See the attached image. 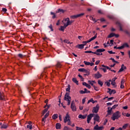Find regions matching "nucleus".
Returning a JSON list of instances; mask_svg holds the SVG:
<instances>
[{
	"label": "nucleus",
	"mask_w": 130,
	"mask_h": 130,
	"mask_svg": "<svg viewBox=\"0 0 130 130\" xmlns=\"http://www.w3.org/2000/svg\"><path fill=\"white\" fill-rule=\"evenodd\" d=\"M62 22L63 24H64V26H61L60 28H59V30L60 31H62V32L64 31V29H66L68 26L72 25V23H73V21H70V18H64Z\"/></svg>",
	"instance_id": "1"
},
{
	"label": "nucleus",
	"mask_w": 130,
	"mask_h": 130,
	"mask_svg": "<svg viewBox=\"0 0 130 130\" xmlns=\"http://www.w3.org/2000/svg\"><path fill=\"white\" fill-rule=\"evenodd\" d=\"M120 116H121V114L120 113V112L118 111L113 114L111 117V119L114 121L115 119H118Z\"/></svg>",
	"instance_id": "2"
},
{
	"label": "nucleus",
	"mask_w": 130,
	"mask_h": 130,
	"mask_svg": "<svg viewBox=\"0 0 130 130\" xmlns=\"http://www.w3.org/2000/svg\"><path fill=\"white\" fill-rule=\"evenodd\" d=\"M64 100L68 102V105H71V101H72V98L70 96V92H66L64 95Z\"/></svg>",
	"instance_id": "3"
},
{
	"label": "nucleus",
	"mask_w": 130,
	"mask_h": 130,
	"mask_svg": "<svg viewBox=\"0 0 130 130\" xmlns=\"http://www.w3.org/2000/svg\"><path fill=\"white\" fill-rule=\"evenodd\" d=\"M104 51H105V49H98L95 52H92V53L96 54V55H102V53L101 52H103Z\"/></svg>",
	"instance_id": "4"
},
{
	"label": "nucleus",
	"mask_w": 130,
	"mask_h": 130,
	"mask_svg": "<svg viewBox=\"0 0 130 130\" xmlns=\"http://www.w3.org/2000/svg\"><path fill=\"white\" fill-rule=\"evenodd\" d=\"M71 108L73 112L77 111V107L76 106V105L75 104V102L74 101H72L71 103Z\"/></svg>",
	"instance_id": "5"
},
{
	"label": "nucleus",
	"mask_w": 130,
	"mask_h": 130,
	"mask_svg": "<svg viewBox=\"0 0 130 130\" xmlns=\"http://www.w3.org/2000/svg\"><path fill=\"white\" fill-rule=\"evenodd\" d=\"M97 38V34H96L93 37L91 38L89 40H87V41H84L83 42V43H84V45H86L87 43H89V42H91V41H93V40H95Z\"/></svg>",
	"instance_id": "6"
},
{
	"label": "nucleus",
	"mask_w": 130,
	"mask_h": 130,
	"mask_svg": "<svg viewBox=\"0 0 130 130\" xmlns=\"http://www.w3.org/2000/svg\"><path fill=\"white\" fill-rule=\"evenodd\" d=\"M63 120H64V123H67L68 121H69V120H71V117L70 116L69 113H67L66 114L65 117L63 118Z\"/></svg>",
	"instance_id": "7"
},
{
	"label": "nucleus",
	"mask_w": 130,
	"mask_h": 130,
	"mask_svg": "<svg viewBox=\"0 0 130 130\" xmlns=\"http://www.w3.org/2000/svg\"><path fill=\"white\" fill-rule=\"evenodd\" d=\"M102 67L103 68H100V70H102V71H103V72L104 73H106V72H107V71L106 70V69H107V70H111V68H110L108 66H106L104 64H102Z\"/></svg>",
	"instance_id": "8"
},
{
	"label": "nucleus",
	"mask_w": 130,
	"mask_h": 130,
	"mask_svg": "<svg viewBox=\"0 0 130 130\" xmlns=\"http://www.w3.org/2000/svg\"><path fill=\"white\" fill-rule=\"evenodd\" d=\"M94 117V114H90L87 115V123H90V121H91V119Z\"/></svg>",
	"instance_id": "9"
},
{
	"label": "nucleus",
	"mask_w": 130,
	"mask_h": 130,
	"mask_svg": "<svg viewBox=\"0 0 130 130\" xmlns=\"http://www.w3.org/2000/svg\"><path fill=\"white\" fill-rule=\"evenodd\" d=\"M85 15V13H81L76 15H73L71 16L72 19H77V18H80L83 17Z\"/></svg>",
	"instance_id": "10"
},
{
	"label": "nucleus",
	"mask_w": 130,
	"mask_h": 130,
	"mask_svg": "<svg viewBox=\"0 0 130 130\" xmlns=\"http://www.w3.org/2000/svg\"><path fill=\"white\" fill-rule=\"evenodd\" d=\"M93 129L94 130H103L104 129V126H99L98 124H96L93 128Z\"/></svg>",
	"instance_id": "11"
},
{
	"label": "nucleus",
	"mask_w": 130,
	"mask_h": 130,
	"mask_svg": "<svg viewBox=\"0 0 130 130\" xmlns=\"http://www.w3.org/2000/svg\"><path fill=\"white\" fill-rule=\"evenodd\" d=\"M94 77L95 79H100V78H102V75L100 74V72H98L94 75Z\"/></svg>",
	"instance_id": "12"
},
{
	"label": "nucleus",
	"mask_w": 130,
	"mask_h": 130,
	"mask_svg": "<svg viewBox=\"0 0 130 130\" xmlns=\"http://www.w3.org/2000/svg\"><path fill=\"white\" fill-rule=\"evenodd\" d=\"M99 110V106L97 105L96 107H93L92 112L93 113H97Z\"/></svg>",
	"instance_id": "13"
},
{
	"label": "nucleus",
	"mask_w": 130,
	"mask_h": 130,
	"mask_svg": "<svg viewBox=\"0 0 130 130\" xmlns=\"http://www.w3.org/2000/svg\"><path fill=\"white\" fill-rule=\"evenodd\" d=\"M124 70H126V67L124 66V64H122L121 66L120 69L119 70V73H121V72H123Z\"/></svg>",
	"instance_id": "14"
},
{
	"label": "nucleus",
	"mask_w": 130,
	"mask_h": 130,
	"mask_svg": "<svg viewBox=\"0 0 130 130\" xmlns=\"http://www.w3.org/2000/svg\"><path fill=\"white\" fill-rule=\"evenodd\" d=\"M125 82V80L123 79H121V85H120V88L123 89L124 88V83Z\"/></svg>",
	"instance_id": "15"
},
{
	"label": "nucleus",
	"mask_w": 130,
	"mask_h": 130,
	"mask_svg": "<svg viewBox=\"0 0 130 130\" xmlns=\"http://www.w3.org/2000/svg\"><path fill=\"white\" fill-rule=\"evenodd\" d=\"M79 72H82L83 73H86L87 74L86 75H89V72H88L86 69L84 68L79 69L78 70Z\"/></svg>",
	"instance_id": "16"
},
{
	"label": "nucleus",
	"mask_w": 130,
	"mask_h": 130,
	"mask_svg": "<svg viewBox=\"0 0 130 130\" xmlns=\"http://www.w3.org/2000/svg\"><path fill=\"white\" fill-rule=\"evenodd\" d=\"M108 90H109L108 93H109L110 95H111V94H115L116 93V91L115 90H111L110 88H108Z\"/></svg>",
	"instance_id": "17"
},
{
	"label": "nucleus",
	"mask_w": 130,
	"mask_h": 130,
	"mask_svg": "<svg viewBox=\"0 0 130 130\" xmlns=\"http://www.w3.org/2000/svg\"><path fill=\"white\" fill-rule=\"evenodd\" d=\"M100 117L98 115H96L95 117H94V121H97L98 122H100Z\"/></svg>",
	"instance_id": "18"
},
{
	"label": "nucleus",
	"mask_w": 130,
	"mask_h": 130,
	"mask_svg": "<svg viewBox=\"0 0 130 130\" xmlns=\"http://www.w3.org/2000/svg\"><path fill=\"white\" fill-rule=\"evenodd\" d=\"M84 46H85V45L84 44H80V45H78L76 46V48H79L80 49H83L84 48Z\"/></svg>",
	"instance_id": "19"
},
{
	"label": "nucleus",
	"mask_w": 130,
	"mask_h": 130,
	"mask_svg": "<svg viewBox=\"0 0 130 130\" xmlns=\"http://www.w3.org/2000/svg\"><path fill=\"white\" fill-rule=\"evenodd\" d=\"M88 84H90V85H91L92 86V87H93V86H94V84H96V81L88 80Z\"/></svg>",
	"instance_id": "20"
},
{
	"label": "nucleus",
	"mask_w": 130,
	"mask_h": 130,
	"mask_svg": "<svg viewBox=\"0 0 130 130\" xmlns=\"http://www.w3.org/2000/svg\"><path fill=\"white\" fill-rule=\"evenodd\" d=\"M83 86H85V87H87L88 89H91V85H89V84H87L86 82H83Z\"/></svg>",
	"instance_id": "21"
},
{
	"label": "nucleus",
	"mask_w": 130,
	"mask_h": 130,
	"mask_svg": "<svg viewBox=\"0 0 130 130\" xmlns=\"http://www.w3.org/2000/svg\"><path fill=\"white\" fill-rule=\"evenodd\" d=\"M87 117V115H79L78 116V118H81V119H85Z\"/></svg>",
	"instance_id": "22"
},
{
	"label": "nucleus",
	"mask_w": 130,
	"mask_h": 130,
	"mask_svg": "<svg viewBox=\"0 0 130 130\" xmlns=\"http://www.w3.org/2000/svg\"><path fill=\"white\" fill-rule=\"evenodd\" d=\"M117 25L119 27L120 31H123V29H122V25L120 23L117 22Z\"/></svg>",
	"instance_id": "23"
},
{
	"label": "nucleus",
	"mask_w": 130,
	"mask_h": 130,
	"mask_svg": "<svg viewBox=\"0 0 130 130\" xmlns=\"http://www.w3.org/2000/svg\"><path fill=\"white\" fill-rule=\"evenodd\" d=\"M72 81H73V82H74V83L76 84V85H79V81H78V80H77V78H73L72 79Z\"/></svg>",
	"instance_id": "24"
},
{
	"label": "nucleus",
	"mask_w": 130,
	"mask_h": 130,
	"mask_svg": "<svg viewBox=\"0 0 130 130\" xmlns=\"http://www.w3.org/2000/svg\"><path fill=\"white\" fill-rule=\"evenodd\" d=\"M61 126V124L59 123H57L56 124V129H59Z\"/></svg>",
	"instance_id": "25"
},
{
	"label": "nucleus",
	"mask_w": 130,
	"mask_h": 130,
	"mask_svg": "<svg viewBox=\"0 0 130 130\" xmlns=\"http://www.w3.org/2000/svg\"><path fill=\"white\" fill-rule=\"evenodd\" d=\"M58 117V115L57 114H55L52 115V118L53 119H56Z\"/></svg>",
	"instance_id": "26"
},
{
	"label": "nucleus",
	"mask_w": 130,
	"mask_h": 130,
	"mask_svg": "<svg viewBox=\"0 0 130 130\" xmlns=\"http://www.w3.org/2000/svg\"><path fill=\"white\" fill-rule=\"evenodd\" d=\"M47 111H48V109L47 108L45 109L42 113V115H44V114H45V113H46Z\"/></svg>",
	"instance_id": "27"
},
{
	"label": "nucleus",
	"mask_w": 130,
	"mask_h": 130,
	"mask_svg": "<svg viewBox=\"0 0 130 130\" xmlns=\"http://www.w3.org/2000/svg\"><path fill=\"white\" fill-rule=\"evenodd\" d=\"M1 128H2V129H3V128H5V129L8 128V125L5 124H3L1 126Z\"/></svg>",
	"instance_id": "28"
},
{
	"label": "nucleus",
	"mask_w": 130,
	"mask_h": 130,
	"mask_svg": "<svg viewBox=\"0 0 130 130\" xmlns=\"http://www.w3.org/2000/svg\"><path fill=\"white\" fill-rule=\"evenodd\" d=\"M56 14H57V13H64V10H62V9H59L56 12Z\"/></svg>",
	"instance_id": "29"
},
{
	"label": "nucleus",
	"mask_w": 130,
	"mask_h": 130,
	"mask_svg": "<svg viewBox=\"0 0 130 130\" xmlns=\"http://www.w3.org/2000/svg\"><path fill=\"white\" fill-rule=\"evenodd\" d=\"M56 68H61V63H60V62H57V64H56Z\"/></svg>",
	"instance_id": "30"
},
{
	"label": "nucleus",
	"mask_w": 130,
	"mask_h": 130,
	"mask_svg": "<svg viewBox=\"0 0 130 130\" xmlns=\"http://www.w3.org/2000/svg\"><path fill=\"white\" fill-rule=\"evenodd\" d=\"M98 83L99 85L101 86V87H102L103 86V82L101 81V80H99L98 81Z\"/></svg>",
	"instance_id": "31"
},
{
	"label": "nucleus",
	"mask_w": 130,
	"mask_h": 130,
	"mask_svg": "<svg viewBox=\"0 0 130 130\" xmlns=\"http://www.w3.org/2000/svg\"><path fill=\"white\" fill-rule=\"evenodd\" d=\"M112 108H111V109L108 108V111H107V112H108V115H110V114H111V112H112Z\"/></svg>",
	"instance_id": "32"
},
{
	"label": "nucleus",
	"mask_w": 130,
	"mask_h": 130,
	"mask_svg": "<svg viewBox=\"0 0 130 130\" xmlns=\"http://www.w3.org/2000/svg\"><path fill=\"white\" fill-rule=\"evenodd\" d=\"M90 102H92V103H93V104H94V103H95V102L94 101L93 99H91L90 100H88L87 102V104H89V103H90Z\"/></svg>",
	"instance_id": "33"
},
{
	"label": "nucleus",
	"mask_w": 130,
	"mask_h": 130,
	"mask_svg": "<svg viewBox=\"0 0 130 130\" xmlns=\"http://www.w3.org/2000/svg\"><path fill=\"white\" fill-rule=\"evenodd\" d=\"M51 15H52L53 16H52V19H55V18H56V15H55V13L51 12Z\"/></svg>",
	"instance_id": "34"
},
{
	"label": "nucleus",
	"mask_w": 130,
	"mask_h": 130,
	"mask_svg": "<svg viewBox=\"0 0 130 130\" xmlns=\"http://www.w3.org/2000/svg\"><path fill=\"white\" fill-rule=\"evenodd\" d=\"M0 100H4V94L0 92Z\"/></svg>",
	"instance_id": "35"
},
{
	"label": "nucleus",
	"mask_w": 130,
	"mask_h": 130,
	"mask_svg": "<svg viewBox=\"0 0 130 130\" xmlns=\"http://www.w3.org/2000/svg\"><path fill=\"white\" fill-rule=\"evenodd\" d=\"M115 36V34L111 33L108 36V38H111V37H114Z\"/></svg>",
	"instance_id": "36"
},
{
	"label": "nucleus",
	"mask_w": 130,
	"mask_h": 130,
	"mask_svg": "<svg viewBox=\"0 0 130 130\" xmlns=\"http://www.w3.org/2000/svg\"><path fill=\"white\" fill-rule=\"evenodd\" d=\"M71 90V86L68 85V88L66 89L67 92H68V93H70V91Z\"/></svg>",
	"instance_id": "37"
},
{
	"label": "nucleus",
	"mask_w": 130,
	"mask_h": 130,
	"mask_svg": "<svg viewBox=\"0 0 130 130\" xmlns=\"http://www.w3.org/2000/svg\"><path fill=\"white\" fill-rule=\"evenodd\" d=\"M128 126V124H125L124 125L122 126L123 129H125Z\"/></svg>",
	"instance_id": "38"
},
{
	"label": "nucleus",
	"mask_w": 130,
	"mask_h": 130,
	"mask_svg": "<svg viewBox=\"0 0 130 130\" xmlns=\"http://www.w3.org/2000/svg\"><path fill=\"white\" fill-rule=\"evenodd\" d=\"M107 17L109 18V19H111V20H113L114 19V16L113 15H108Z\"/></svg>",
	"instance_id": "39"
},
{
	"label": "nucleus",
	"mask_w": 130,
	"mask_h": 130,
	"mask_svg": "<svg viewBox=\"0 0 130 130\" xmlns=\"http://www.w3.org/2000/svg\"><path fill=\"white\" fill-rule=\"evenodd\" d=\"M45 121H46V118L45 117H43L42 119V122H44L43 125H44V123H45Z\"/></svg>",
	"instance_id": "40"
},
{
	"label": "nucleus",
	"mask_w": 130,
	"mask_h": 130,
	"mask_svg": "<svg viewBox=\"0 0 130 130\" xmlns=\"http://www.w3.org/2000/svg\"><path fill=\"white\" fill-rule=\"evenodd\" d=\"M49 115V111H48V112L46 113V114L44 115V117H45V118H47V117H48Z\"/></svg>",
	"instance_id": "41"
},
{
	"label": "nucleus",
	"mask_w": 130,
	"mask_h": 130,
	"mask_svg": "<svg viewBox=\"0 0 130 130\" xmlns=\"http://www.w3.org/2000/svg\"><path fill=\"white\" fill-rule=\"evenodd\" d=\"M84 92H85V93H86V94H89L90 93V90H88L87 89V88H84Z\"/></svg>",
	"instance_id": "42"
},
{
	"label": "nucleus",
	"mask_w": 130,
	"mask_h": 130,
	"mask_svg": "<svg viewBox=\"0 0 130 130\" xmlns=\"http://www.w3.org/2000/svg\"><path fill=\"white\" fill-rule=\"evenodd\" d=\"M122 46H123V48H124V47H129L128 44H127V43L123 44Z\"/></svg>",
	"instance_id": "43"
},
{
	"label": "nucleus",
	"mask_w": 130,
	"mask_h": 130,
	"mask_svg": "<svg viewBox=\"0 0 130 130\" xmlns=\"http://www.w3.org/2000/svg\"><path fill=\"white\" fill-rule=\"evenodd\" d=\"M84 63L85 66H90V62L84 61Z\"/></svg>",
	"instance_id": "44"
},
{
	"label": "nucleus",
	"mask_w": 130,
	"mask_h": 130,
	"mask_svg": "<svg viewBox=\"0 0 130 130\" xmlns=\"http://www.w3.org/2000/svg\"><path fill=\"white\" fill-rule=\"evenodd\" d=\"M18 57H20V58H23V57H24V55L22 54H18Z\"/></svg>",
	"instance_id": "45"
},
{
	"label": "nucleus",
	"mask_w": 130,
	"mask_h": 130,
	"mask_svg": "<svg viewBox=\"0 0 130 130\" xmlns=\"http://www.w3.org/2000/svg\"><path fill=\"white\" fill-rule=\"evenodd\" d=\"M46 107H47V109H48V110L49 109V108H50V105H47V104H46V105L44 106V108H46Z\"/></svg>",
	"instance_id": "46"
},
{
	"label": "nucleus",
	"mask_w": 130,
	"mask_h": 130,
	"mask_svg": "<svg viewBox=\"0 0 130 130\" xmlns=\"http://www.w3.org/2000/svg\"><path fill=\"white\" fill-rule=\"evenodd\" d=\"M26 127L27 128H28L29 129H32V125H27Z\"/></svg>",
	"instance_id": "47"
},
{
	"label": "nucleus",
	"mask_w": 130,
	"mask_h": 130,
	"mask_svg": "<svg viewBox=\"0 0 130 130\" xmlns=\"http://www.w3.org/2000/svg\"><path fill=\"white\" fill-rule=\"evenodd\" d=\"M90 20H92L94 23H96L97 22V20L95 18H94L93 17H90Z\"/></svg>",
	"instance_id": "48"
},
{
	"label": "nucleus",
	"mask_w": 130,
	"mask_h": 130,
	"mask_svg": "<svg viewBox=\"0 0 130 130\" xmlns=\"http://www.w3.org/2000/svg\"><path fill=\"white\" fill-rule=\"evenodd\" d=\"M76 130H84V128L80 127L79 126H76Z\"/></svg>",
	"instance_id": "49"
},
{
	"label": "nucleus",
	"mask_w": 130,
	"mask_h": 130,
	"mask_svg": "<svg viewBox=\"0 0 130 130\" xmlns=\"http://www.w3.org/2000/svg\"><path fill=\"white\" fill-rule=\"evenodd\" d=\"M114 41H113V40H110V43L109 44L110 46H112Z\"/></svg>",
	"instance_id": "50"
},
{
	"label": "nucleus",
	"mask_w": 130,
	"mask_h": 130,
	"mask_svg": "<svg viewBox=\"0 0 130 130\" xmlns=\"http://www.w3.org/2000/svg\"><path fill=\"white\" fill-rule=\"evenodd\" d=\"M108 52L110 53V54H115V52H113L112 51H108Z\"/></svg>",
	"instance_id": "51"
},
{
	"label": "nucleus",
	"mask_w": 130,
	"mask_h": 130,
	"mask_svg": "<svg viewBox=\"0 0 130 130\" xmlns=\"http://www.w3.org/2000/svg\"><path fill=\"white\" fill-rule=\"evenodd\" d=\"M117 106H118V104L115 105L112 107V109H115Z\"/></svg>",
	"instance_id": "52"
},
{
	"label": "nucleus",
	"mask_w": 130,
	"mask_h": 130,
	"mask_svg": "<svg viewBox=\"0 0 130 130\" xmlns=\"http://www.w3.org/2000/svg\"><path fill=\"white\" fill-rule=\"evenodd\" d=\"M98 12L99 14H101V15H103L104 14V12H103L102 10H98Z\"/></svg>",
	"instance_id": "53"
},
{
	"label": "nucleus",
	"mask_w": 130,
	"mask_h": 130,
	"mask_svg": "<svg viewBox=\"0 0 130 130\" xmlns=\"http://www.w3.org/2000/svg\"><path fill=\"white\" fill-rule=\"evenodd\" d=\"M63 42H64L65 43H67V44H70V41H69V40H64L63 41Z\"/></svg>",
	"instance_id": "54"
},
{
	"label": "nucleus",
	"mask_w": 130,
	"mask_h": 130,
	"mask_svg": "<svg viewBox=\"0 0 130 130\" xmlns=\"http://www.w3.org/2000/svg\"><path fill=\"white\" fill-rule=\"evenodd\" d=\"M80 6H87V5L86 4V3L83 2L81 3Z\"/></svg>",
	"instance_id": "55"
},
{
	"label": "nucleus",
	"mask_w": 130,
	"mask_h": 130,
	"mask_svg": "<svg viewBox=\"0 0 130 130\" xmlns=\"http://www.w3.org/2000/svg\"><path fill=\"white\" fill-rule=\"evenodd\" d=\"M110 59H111V60H112L113 62H116V63L118 62L116 61L115 60H114V58H111Z\"/></svg>",
	"instance_id": "56"
},
{
	"label": "nucleus",
	"mask_w": 130,
	"mask_h": 130,
	"mask_svg": "<svg viewBox=\"0 0 130 130\" xmlns=\"http://www.w3.org/2000/svg\"><path fill=\"white\" fill-rule=\"evenodd\" d=\"M108 121L107 120V119H105V120H104V123H103V124H104V125H106V123H107V122H108Z\"/></svg>",
	"instance_id": "57"
},
{
	"label": "nucleus",
	"mask_w": 130,
	"mask_h": 130,
	"mask_svg": "<svg viewBox=\"0 0 130 130\" xmlns=\"http://www.w3.org/2000/svg\"><path fill=\"white\" fill-rule=\"evenodd\" d=\"M49 28H50L51 31H53V28H52V24H50V25H49Z\"/></svg>",
	"instance_id": "58"
},
{
	"label": "nucleus",
	"mask_w": 130,
	"mask_h": 130,
	"mask_svg": "<svg viewBox=\"0 0 130 130\" xmlns=\"http://www.w3.org/2000/svg\"><path fill=\"white\" fill-rule=\"evenodd\" d=\"M117 49H123V46L122 45L121 46L118 47Z\"/></svg>",
	"instance_id": "59"
},
{
	"label": "nucleus",
	"mask_w": 130,
	"mask_h": 130,
	"mask_svg": "<svg viewBox=\"0 0 130 130\" xmlns=\"http://www.w3.org/2000/svg\"><path fill=\"white\" fill-rule=\"evenodd\" d=\"M105 84H107V86H108V87H110V82H106Z\"/></svg>",
	"instance_id": "60"
},
{
	"label": "nucleus",
	"mask_w": 130,
	"mask_h": 130,
	"mask_svg": "<svg viewBox=\"0 0 130 130\" xmlns=\"http://www.w3.org/2000/svg\"><path fill=\"white\" fill-rule=\"evenodd\" d=\"M41 77H44V78H46V77H47V76H46V75H44V74L43 73V74H42L41 75Z\"/></svg>",
	"instance_id": "61"
},
{
	"label": "nucleus",
	"mask_w": 130,
	"mask_h": 130,
	"mask_svg": "<svg viewBox=\"0 0 130 130\" xmlns=\"http://www.w3.org/2000/svg\"><path fill=\"white\" fill-rule=\"evenodd\" d=\"M2 11H3V12H4V13H6L7 10L6 8H3V9H2Z\"/></svg>",
	"instance_id": "62"
},
{
	"label": "nucleus",
	"mask_w": 130,
	"mask_h": 130,
	"mask_svg": "<svg viewBox=\"0 0 130 130\" xmlns=\"http://www.w3.org/2000/svg\"><path fill=\"white\" fill-rule=\"evenodd\" d=\"M93 87L95 91H98L99 90L98 89V87H97L96 86H95V85L93 86Z\"/></svg>",
	"instance_id": "63"
},
{
	"label": "nucleus",
	"mask_w": 130,
	"mask_h": 130,
	"mask_svg": "<svg viewBox=\"0 0 130 130\" xmlns=\"http://www.w3.org/2000/svg\"><path fill=\"white\" fill-rule=\"evenodd\" d=\"M100 21L101 22H105V19H104V18H102L100 19Z\"/></svg>",
	"instance_id": "64"
}]
</instances>
